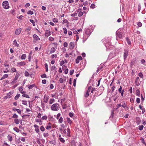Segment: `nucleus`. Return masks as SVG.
Listing matches in <instances>:
<instances>
[{"label": "nucleus", "mask_w": 146, "mask_h": 146, "mask_svg": "<svg viewBox=\"0 0 146 146\" xmlns=\"http://www.w3.org/2000/svg\"><path fill=\"white\" fill-rule=\"evenodd\" d=\"M60 108L59 104L57 103H56L53 104L51 107V109L53 111H57Z\"/></svg>", "instance_id": "1"}, {"label": "nucleus", "mask_w": 146, "mask_h": 146, "mask_svg": "<svg viewBox=\"0 0 146 146\" xmlns=\"http://www.w3.org/2000/svg\"><path fill=\"white\" fill-rule=\"evenodd\" d=\"M3 7L5 9H7L9 8V2L8 1H4L2 3Z\"/></svg>", "instance_id": "2"}, {"label": "nucleus", "mask_w": 146, "mask_h": 146, "mask_svg": "<svg viewBox=\"0 0 146 146\" xmlns=\"http://www.w3.org/2000/svg\"><path fill=\"white\" fill-rule=\"evenodd\" d=\"M105 46L107 49H111L114 47L110 42L106 43L105 44Z\"/></svg>", "instance_id": "3"}, {"label": "nucleus", "mask_w": 146, "mask_h": 146, "mask_svg": "<svg viewBox=\"0 0 146 146\" xmlns=\"http://www.w3.org/2000/svg\"><path fill=\"white\" fill-rule=\"evenodd\" d=\"M121 33L119 31H117L116 32V38L117 39H121Z\"/></svg>", "instance_id": "4"}, {"label": "nucleus", "mask_w": 146, "mask_h": 146, "mask_svg": "<svg viewBox=\"0 0 146 146\" xmlns=\"http://www.w3.org/2000/svg\"><path fill=\"white\" fill-rule=\"evenodd\" d=\"M19 74H16L14 79L13 80V81L11 82V83L13 84L14 83H15L17 82V80L19 77Z\"/></svg>", "instance_id": "5"}, {"label": "nucleus", "mask_w": 146, "mask_h": 146, "mask_svg": "<svg viewBox=\"0 0 146 146\" xmlns=\"http://www.w3.org/2000/svg\"><path fill=\"white\" fill-rule=\"evenodd\" d=\"M128 51L127 50H125L124 52L123 57L125 60L127 57L128 54Z\"/></svg>", "instance_id": "6"}, {"label": "nucleus", "mask_w": 146, "mask_h": 146, "mask_svg": "<svg viewBox=\"0 0 146 146\" xmlns=\"http://www.w3.org/2000/svg\"><path fill=\"white\" fill-rule=\"evenodd\" d=\"M92 32V31L90 29H86L85 31V33L87 35H88V36L90 35V34H91V33Z\"/></svg>", "instance_id": "7"}, {"label": "nucleus", "mask_w": 146, "mask_h": 146, "mask_svg": "<svg viewBox=\"0 0 146 146\" xmlns=\"http://www.w3.org/2000/svg\"><path fill=\"white\" fill-rule=\"evenodd\" d=\"M82 57L81 56H78L76 60V64H78L80 60H82Z\"/></svg>", "instance_id": "8"}, {"label": "nucleus", "mask_w": 146, "mask_h": 146, "mask_svg": "<svg viewBox=\"0 0 146 146\" xmlns=\"http://www.w3.org/2000/svg\"><path fill=\"white\" fill-rule=\"evenodd\" d=\"M139 79V77H137L135 79V83L137 86H138L140 85Z\"/></svg>", "instance_id": "9"}, {"label": "nucleus", "mask_w": 146, "mask_h": 146, "mask_svg": "<svg viewBox=\"0 0 146 146\" xmlns=\"http://www.w3.org/2000/svg\"><path fill=\"white\" fill-rule=\"evenodd\" d=\"M21 29H18L16 30L15 32V33L16 35H19L21 33Z\"/></svg>", "instance_id": "10"}, {"label": "nucleus", "mask_w": 146, "mask_h": 146, "mask_svg": "<svg viewBox=\"0 0 146 146\" xmlns=\"http://www.w3.org/2000/svg\"><path fill=\"white\" fill-rule=\"evenodd\" d=\"M49 97L48 96H45L43 99V101L45 103H47L48 102Z\"/></svg>", "instance_id": "11"}, {"label": "nucleus", "mask_w": 146, "mask_h": 146, "mask_svg": "<svg viewBox=\"0 0 146 146\" xmlns=\"http://www.w3.org/2000/svg\"><path fill=\"white\" fill-rule=\"evenodd\" d=\"M33 38L36 40H39L40 39L39 37L36 34H34L33 35Z\"/></svg>", "instance_id": "12"}, {"label": "nucleus", "mask_w": 146, "mask_h": 146, "mask_svg": "<svg viewBox=\"0 0 146 146\" xmlns=\"http://www.w3.org/2000/svg\"><path fill=\"white\" fill-rule=\"evenodd\" d=\"M50 35V32L48 30H46L45 33V35L46 36H48Z\"/></svg>", "instance_id": "13"}, {"label": "nucleus", "mask_w": 146, "mask_h": 146, "mask_svg": "<svg viewBox=\"0 0 146 146\" xmlns=\"http://www.w3.org/2000/svg\"><path fill=\"white\" fill-rule=\"evenodd\" d=\"M69 45L70 49H72L74 47V43L73 42H70L69 44Z\"/></svg>", "instance_id": "14"}, {"label": "nucleus", "mask_w": 146, "mask_h": 146, "mask_svg": "<svg viewBox=\"0 0 146 146\" xmlns=\"http://www.w3.org/2000/svg\"><path fill=\"white\" fill-rule=\"evenodd\" d=\"M56 50V48L54 47H52L51 48L50 51V54H51L52 53H54L55 52Z\"/></svg>", "instance_id": "15"}, {"label": "nucleus", "mask_w": 146, "mask_h": 146, "mask_svg": "<svg viewBox=\"0 0 146 146\" xmlns=\"http://www.w3.org/2000/svg\"><path fill=\"white\" fill-rule=\"evenodd\" d=\"M26 63L24 62H21L17 63V65L19 66H23L25 65Z\"/></svg>", "instance_id": "16"}, {"label": "nucleus", "mask_w": 146, "mask_h": 146, "mask_svg": "<svg viewBox=\"0 0 146 146\" xmlns=\"http://www.w3.org/2000/svg\"><path fill=\"white\" fill-rule=\"evenodd\" d=\"M13 110L14 111H16L19 113L21 114V110L19 109L15 108L13 109Z\"/></svg>", "instance_id": "17"}, {"label": "nucleus", "mask_w": 146, "mask_h": 146, "mask_svg": "<svg viewBox=\"0 0 146 146\" xmlns=\"http://www.w3.org/2000/svg\"><path fill=\"white\" fill-rule=\"evenodd\" d=\"M55 100L53 98L50 99V100L49 101V103L50 104H52L53 103L55 102Z\"/></svg>", "instance_id": "18"}, {"label": "nucleus", "mask_w": 146, "mask_h": 146, "mask_svg": "<svg viewBox=\"0 0 146 146\" xmlns=\"http://www.w3.org/2000/svg\"><path fill=\"white\" fill-rule=\"evenodd\" d=\"M13 44L14 45L16 46L17 47H18L19 46V44L17 43L16 40H14L13 41Z\"/></svg>", "instance_id": "19"}, {"label": "nucleus", "mask_w": 146, "mask_h": 146, "mask_svg": "<svg viewBox=\"0 0 146 146\" xmlns=\"http://www.w3.org/2000/svg\"><path fill=\"white\" fill-rule=\"evenodd\" d=\"M49 143H50L51 144L55 145L56 143V142L55 140H53L51 141H49Z\"/></svg>", "instance_id": "20"}, {"label": "nucleus", "mask_w": 146, "mask_h": 146, "mask_svg": "<svg viewBox=\"0 0 146 146\" xmlns=\"http://www.w3.org/2000/svg\"><path fill=\"white\" fill-rule=\"evenodd\" d=\"M67 121L71 125L72 123V121L68 117L66 118Z\"/></svg>", "instance_id": "21"}, {"label": "nucleus", "mask_w": 146, "mask_h": 146, "mask_svg": "<svg viewBox=\"0 0 146 146\" xmlns=\"http://www.w3.org/2000/svg\"><path fill=\"white\" fill-rule=\"evenodd\" d=\"M139 107L140 108V109L142 110V113L143 114L145 112V110L144 108H142V106L140 105H139Z\"/></svg>", "instance_id": "22"}, {"label": "nucleus", "mask_w": 146, "mask_h": 146, "mask_svg": "<svg viewBox=\"0 0 146 146\" xmlns=\"http://www.w3.org/2000/svg\"><path fill=\"white\" fill-rule=\"evenodd\" d=\"M20 96V94H17L15 97V100H18Z\"/></svg>", "instance_id": "23"}, {"label": "nucleus", "mask_w": 146, "mask_h": 146, "mask_svg": "<svg viewBox=\"0 0 146 146\" xmlns=\"http://www.w3.org/2000/svg\"><path fill=\"white\" fill-rule=\"evenodd\" d=\"M43 136L44 137H45L46 138L48 137L49 136V135L48 133H44L43 134Z\"/></svg>", "instance_id": "24"}, {"label": "nucleus", "mask_w": 146, "mask_h": 146, "mask_svg": "<svg viewBox=\"0 0 146 146\" xmlns=\"http://www.w3.org/2000/svg\"><path fill=\"white\" fill-rule=\"evenodd\" d=\"M7 138L9 141H12V137L11 135H9L7 136Z\"/></svg>", "instance_id": "25"}, {"label": "nucleus", "mask_w": 146, "mask_h": 146, "mask_svg": "<svg viewBox=\"0 0 146 146\" xmlns=\"http://www.w3.org/2000/svg\"><path fill=\"white\" fill-rule=\"evenodd\" d=\"M84 13H85V11H84V12H82V11L78 13V16L79 17H80L82 16L83 15Z\"/></svg>", "instance_id": "26"}, {"label": "nucleus", "mask_w": 146, "mask_h": 146, "mask_svg": "<svg viewBox=\"0 0 146 146\" xmlns=\"http://www.w3.org/2000/svg\"><path fill=\"white\" fill-rule=\"evenodd\" d=\"M14 130L17 132H19L20 131L19 129L17 127H15L13 128Z\"/></svg>", "instance_id": "27"}, {"label": "nucleus", "mask_w": 146, "mask_h": 146, "mask_svg": "<svg viewBox=\"0 0 146 146\" xmlns=\"http://www.w3.org/2000/svg\"><path fill=\"white\" fill-rule=\"evenodd\" d=\"M26 57V55L25 54H24L22 55L21 58L22 60L25 59Z\"/></svg>", "instance_id": "28"}, {"label": "nucleus", "mask_w": 146, "mask_h": 146, "mask_svg": "<svg viewBox=\"0 0 146 146\" xmlns=\"http://www.w3.org/2000/svg\"><path fill=\"white\" fill-rule=\"evenodd\" d=\"M63 121V119L62 117H61L59 119L58 122L60 123H61Z\"/></svg>", "instance_id": "29"}, {"label": "nucleus", "mask_w": 146, "mask_h": 146, "mask_svg": "<svg viewBox=\"0 0 146 146\" xmlns=\"http://www.w3.org/2000/svg\"><path fill=\"white\" fill-rule=\"evenodd\" d=\"M126 39L127 41V42L129 45H130L131 44V42L129 40L128 37L126 38Z\"/></svg>", "instance_id": "30"}, {"label": "nucleus", "mask_w": 146, "mask_h": 146, "mask_svg": "<svg viewBox=\"0 0 146 146\" xmlns=\"http://www.w3.org/2000/svg\"><path fill=\"white\" fill-rule=\"evenodd\" d=\"M35 84H32V85H30V86H28V88L29 89H32L35 86Z\"/></svg>", "instance_id": "31"}, {"label": "nucleus", "mask_w": 146, "mask_h": 146, "mask_svg": "<svg viewBox=\"0 0 146 146\" xmlns=\"http://www.w3.org/2000/svg\"><path fill=\"white\" fill-rule=\"evenodd\" d=\"M30 22L33 24V26H35V23L33 20L30 19Z\"/></svg>", "instance_id": "32"}, {"label": "nucleus", "mask_w": 146, "mask_h": 146, "mask_svg": "<svg viewBox=\"0 0 146 146\" xmlns=\"http://www.w3.org/2000/svg\"><path fill=\"white\" fill-rule=\"evenodd\" d=\"M63 30H64V33L65 34H66L67 33V29L66 28H63Z\"/></svg>", "instance_id": "33"}, {"label": "nucleus", "mask_w": 146, "mask_h": 146, "mask_svg": "<svg viewBox=\"0 0 146 146\" xmlns=\"http://www.w3.org/2000/svg\"><path fill=\"white\" fill-rule=\"evenodd\" d=\"M56 67L55 66H52L51 68L52 70H56Z\"/></svg>", "instance_id": "34"}, {"label": "nucleus", "mask_w": 146, "mask_h": 146, "mask_svg": "<svg viewBox=\"0 0 146 146\" xmlns=\"http://www.w3.org/2000/svg\"><path fill=\"white\" fill-rule=\"evenodd\" d=\"M59 140L62 143H64L65 142V140L63 138L60 137L59 138Z\"/></svg>", "instance_id": "35"}, {"label": "nucleus", "mask_w": 146, "mask_h": 146, "mask_svg": "<svg viewBox=\"0 0 146 146\" xmlns=\"http://www.w3.org/2000/svg\"><path fill=\"white\" fill-rule=\"evenodd\" d=\"M27 13L28 14H30L31 15H32L34 13L33 11H28Z\"/></svg>", "instance_id": "36"}, {"label": "nucleus", "mask_w": 146, "mask_h": 146, "mask_svg": "<svg viewBox=\"0 0 146 146\" xmlns=\"http://www.w3.org/2000/svg\"><path fill=\"white\" fill-rule=\"evenodd\" d=\"M22 96L23 97H26L27 98H29V96L26 94H24L22 95Z\"/></svg>", "instance_id": "37"}, {"label": "nucleus", "mask_w": 146, "mask_h": 146, "mask_svg": "<svg viewBox=\"0 0 146 146\" xmlns=\"http://www.w3.org/2000/svg\"><path fill=\"white\" fill-rule=\"evenodd\" d=\"M143 125H139V129L140 130H141L143 129Z\"/></svg>", "instance_id": "38"}, {"label": "nucleus", "mask_w": 146, "mask_h": 146, "mask_svg": "<svg viewBox=\"0 0 146 146\" xmlns=\"http://www.w3.org/2000/svg\"><path fill=\"white\" fill-rule=\"evenodd\" d=\"M18 117V116L15 113L12 116V117L14 118H17Z\"/></svg>", "instance_id": "39"}, {"label": "nucleus", "mask_w": 146, "mask_h": 146, "mask_svg": "<svg viewBox=\"0 0 146 146\" xmlns=\"http://www.w3.org/2000/svg\"><path fill=\"white\" fill-rule=\"evenodd\" d=\"M22 104L23 105H27V102L26 101L23 100L22 101Z\"/></svg>", "instance_id": "40"}, {"label": "nucleus", "mask_w": 146, "mask_h": 146, "mask_svg": "<svg viewBox=\"0 0 146 146\" xmlns=\"http://www.w3.org/2000/svg\"><path fill=\"white\" fill-rule=\"evenodd\" d=\"M40 130L42 132L44 131L45 130V128L43 126H41L40 127Z\"/></svg>", "instance_id": "41"}, {"label": "nucleus", "mask_w": 146, "mask_h": 146, "mask_svg": "<svg viewBox=\"0 0 146 146\" xmlns=\"http://www.w3.org/2000/svg\"><path fill=\"white\" fill-rule=\"evenodd\" d=\"M68 22V20L67 19H64L62 21V23H67Z\"/></svg>", "instance_id": "42"}, {"label": "nucleus", "mask_w": 146, "mask_h": 146, "mask_svg": "<svg viewBox=\"0 0 146 146\" xmlns=\"http://www.w3.org/2000/svg\"><path fill=\"white\" fill-rule=\"evenodd\" d=\"M16 124H18L19 123V120L18 119H15L14 120Z\"/></svg>", "instance_id": "43"}, {"label": "nucleus", "mask_w": 146, "mask_h": 146, "mask_svg": "<svg viewBox=\"0 0 146 146\" xmlns=\"http://www.w3.org/2000/svg\"><path fill=\"white\" fill-rule=\"evenodd\" d=\"M52 21L54 23H57L58 21V20L56 18H53L52 19Z\"/></svg>", "instance_id": "44"}, {"label": "nucleus", "mask_w": 146, "mask_h": 146, "mask_svg": "<svg viewBox=\"0 0 146 146\" xmlns=\"http://www.w3.org/2000/svg\"><path fill=\"white\" fill-rule=\"evenodd\" d=\"M49 40L50 41H52L54 40V38L52 37H50L48 38Z\"/></svg>", "instance_id": "45"}, {"label": "nucleus", "mask_w": 146, "mask_h": 146, "mask_svg": "<svg viewBox=\"0 0 146 146\" xmlns=\"http://www.w3.org/2000/svg\"><path fill=\"white\" fill-rule=\"evenodd\" d=\"M8 76L7 74H5L2 77V78H4V79L5 78H7L8 77Z\"/></svg>", "instance_id": "46"}, {"label": "nucleus", "mask_w": 146, "mask_h": 146, "mask_svg": "<svg viewBox=\"0 0 146 146\" xmlns=\"http://www.w3.org/2000/svg\"><path fill=\"white\" fill-rule=\"evenodd\" d=\"M77 13H74L72 14L71 15V16L72 17H74L77 16Z\"/></svg>", "instance_id": "47"}, {"label": "nucleus", "mask_w": 146, "mask_h": 146, "mask_svg": "<svg viewBox=\"0 0 146 146\" xmlns=\"http://www.w3.org/2000/svg\"><path fill=\"white\" fill-rule=\"evenodd\" d=\"M138 75L141 78H143V74L141 72L139 73Z\"/></svg>", "instance_id": "48"}, {"label": "nucleus", "mask_w": 146, "mask_h": 146, "mask_svg": "<svg viewBox=\"0 0 146 146\" xmlns=\"http://www.w3.org/2000/svg\"><path fill=\"white\" fill-rule=\"evenodd\" d=\"M89 95V92H87L85 94V97L86 98L88 97Z\"/></svg>", "instance_id": "49"}, {"label": "nucleus", "mask_w": 146, "mask_h": 146, "mask_svg": "<svg viewBox=\"0 0 146 146\" xmlns=\"http://www.w3.org/2000/svg\"><path fill=\"white\" fill-rule=\"evenodd\" d=\"M113 114H114V112H113V111L112 110L111 112V116L110 117V118H111V117L113 118Z\"/></svg>", "instance_id": "50"}, {"label": "nucleus", "mask_w": 146, "mask_h": 146, "mask_svg": "<svg viewBox=\"0 0 146 146\" xmlns=\"http://www.w3.org/2000/svg\"><path fill=\"white\" fill-rule=\"evenodd\" d=\"M25 75L26 76H28L29 75V72L26 71L25 72Z\"/></svg>", "instance_id": "51"}, {"label": "nucleus", "mask_w": 146, "mask_h": 146, "mask_svg": "<svg viewBox=\"0 0 146 146\" xmlns=\"http://www.w3.org/2000/svg\"><path fill=\"white\" fill-rule=\"evenodd\" d=\"M90 7L92 8V9H94L95 7V5L94 4H92L91 5Z\"/></svg>", "instance_id": "52"}, {"label": "nucleus", "mask_w": 146, "mask_h": 146, "mask_svg": "<svg viewBox=\"0 0 146 146\" xmlns=\"http://www.w3.org/2000/svg\"><path fill=\"white\" fill-rule=\"evenodd\" d=\"M141 142L143 144H144L146 146V144L145 142L144 139L143 138H142L141 139Z\"/></svg>", "instance_id": "53"}, {"label": "nucleus", "mask_w": 146, "mask_h": 146, "mask_svg": "<svg viewBox=\"0 0 146 146\" xmlns=\"http://www.w3.org/2000/svg\"><path fill=\"white\" fill-rule=\"evenodd\" d=\"M47 119V117L46 115L43 116L42 117V119L43 120H46Z\"/></svg>", "instance_id": "54"}, {"label": "nucleus", "mask_w": 146, "mask_h": 146, "mask_svg": "<svg viewBox=\"0 0 146 146\" xmlns=\"http://www.w3.org/2000/svg\"><path fill=\"white\" fill-rule=\"evenodd\" d=\"M137 25L140 27H141L142 26V24L140 22H139L137 23Z\"/></svg>", "instance_id": "55"}, {"label": "nucleus", "mask_w": 146, "mask_h": 146, "mask_svg": "<svg viewBox=\"0 0 146 146\" xmlns=\"http://www.w3.org/2000/svg\"><path fill=\"white\" fill-rule=\"evenodd\" d=\"M41 77L42 78H45L46 77V75L45 74H44L41 75Z\"/></svg>", "instance_id": "56"}, {"label": "nucleus", "mask_w": 146, "mask_h": 146, "mask_svg": "<svg viewBox=\"0 0 146 146\" xmlns=\"http://www.w3.org/2000/svg\"><path fill=\"white\" fill-rule=\"evenodd\" d=\"M92 87L91 86H89L88 88V90H87V92H90V90L92 89Z\"/></svg>", "instance_id": "57"}, {"label": "nucleus", "mask_w": 146, "mask_h": 146, "mask_svg": "<svg viewBox=\"0 0 146 146\" xmlns=\"http://www.w3.org/2000/svg\"><path fill=\"white\" fill-rule=\"evenodd\" d=\"M12 71L13 72H16V70L15 68H13L11 69Z\"/></svg>", "instance_id": "58"}, {"label": "nucleus", "mask_w": 146, "mask_h": 146, "mask_svg": "<svg viewBox=\"0 0 146 146\" xmlns=\"http://www.w3.org/2000/svg\"><path fill=\"white\" fill-rule=\"evenodd\" d=\"M74 82H73V86H75L76 85V79H74Z\"/></svg>", "instance_id": "59"}, {"label": "nucleus", "mask_w": 146, "mask_h": 146, "mask_svg": "<svg viewBox=\"0 0 146 146\" xmlns=\"http://www.w3.org/2000/svg\"><path fill=\"white\" fill-rule=\"evenodd\" d=\"M30 4L29 3H27L25 5V7H29L30 6Z\"/></svg>", "instance_id": "60"}, {"label": "nucleus", "mask_w": 146, "mask_h": 146, "mask_svg": "<svg viewBox=\"0 0 146 146\" xmlns=\"http://www.w3.org/2000/svg\"><path fill=\"white\" fill-rule=\"evenodd\" d=\"M64 63V61L62 60L61 61L60 64L61 66H62L63 65Z\"/></svg>", "instance_id": "61"}, {"label": "nucleus", "mask_w": 146, "mask_h": 146, "mask_svg": "<svg viewBox=\"0 0 146 146\" xmlns=\"http://www.w3.org/2000/svg\"><path fill=\"white\" fill-rule=\"evenodd\" d=\"M74 72V70H70V75H72L73 74V73Z\"/></svg>", "instance_id": "62"}, {"label": "nucleus", "mask_w": 146, "mask_h": 146, "mask_svg": "<svg viewBox=\"0 0 146 146\" xmlns=\"http://www.w3.org/2000/svg\"><path fill=\"white\" fill-rule=\"evenodd\" d=\"M69 115L70 117H72V116H73L74 114L73 113L70 112L69 113Z\"/></svg>", "instance_id": "63"}, {"label": "nucleus", "mask_w": 146, "mask_h": 146, "mask_svg": "<svg viewBox=\"0 0 146 146\" xmlns=\"http://www.w3.org/2000/svg\"><path fill=\"white\" fill-rule=\"evenodd\" d=\"M46 80H42V83L45 84H46Z\"/></svg>", "instance_id": "64"}]
</instances>
